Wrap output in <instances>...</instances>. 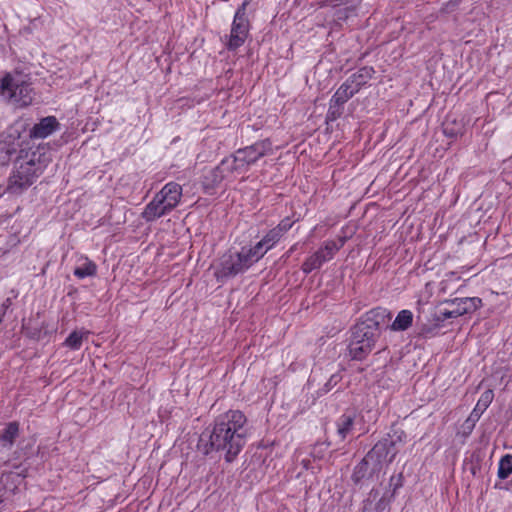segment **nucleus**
<instances>
[{
	"label": "nucleus",
	"instance_id": "obj_1",
	"mask_svg": "<svg viewBox=\"0 0 512 512\" xmlns=\"http://www.w3.org/2000/svg\"><path fill=\"white\" fill-rule=\"evenodd\" d=\"M246 422L245 415L238 410L221 414L216 419L212 431L207 435H201L199 447L205 453L211 450L225 451L226 460L231 462L246 443Z\"/></svg>",
	"mask_w": 512,
	"mask_h": 512
},
{
	"label": "nucleus",
	"instance_id": "obj_2",
	"mask_svg": "<svg viewBox=\"0 0 512 512\" xmlns=\"http://www.w3.org/2000/svg\"><path fill=\"white\" fill-rule=\"evenodd\" d=\"M44 168V163L35 152L29 153L22 150L10 177V188L23 189L30 186L42 174Z\"/></svg>",
	"mask_w": 512,
	"mask_h": 512
},
{
	"label": "nucleus",
	"instance_id": "obj_3",
	"mask_svg": "<svg viewBox=\"0 0 512 512\" xmlns=\"http://www.w3.org/2000/svg\"><path fill=\"white\" fill-rule=\"evenodd\" d=\"M182 197V187L175 182L167 183L147 204L142 217L146 221H154L169 213L178 206Z\"/></svg>",
	"mask_w": 512,
	"mask_h": 512
},
{
	"label": "nucleus",
	"instance_id": "obj_4",
	"mask_svg": "<svg viewBox=\"0 0 512 512\" xmlns=\"http://www.w3.org/2000/svg\"><path fill=\"white\" fill-rule=\"evenodd\" d=\"M0 95L10 103L26 107L33 101V93L25 76L18 73H7L0 81Z\"/></svg>",
	"mask_w": 512,
	"mask_h": 512
},
{
	"label": "nucleus",
	"instance_id": "obj_5",
	"mask_svg": "<svg viewBox=\"0 0 512 512\" xmlns=\"http://www.w3.org/2000/svg\"><path fill=\"white\" fill-rule=\"evenodd\" d=\"M255 262L257 260L250 248H243L239 252H229L221 257L215 270V276L221 280L234 277L246 271Z\"/></svg>",
	"mask_w": 512,
	"mask_h": 512
},
{
	"label": "nucleus",
	"instance_id": "obj_6",
	"mask_svg": "<svg viewBox=\"0 0 512 512\" xmlns=\"http://www.w3.org/2000/svg\"><path fill=\"white\" fill-rule=\"evenodd\" d=\"M249 167L245 159L242 160V157H239V154L235 152V154L223 159L214 170L210 171L211 181L206 185L214 186L224 179L236 178L244 174Z\"/></svg>",
	"mask_w": 512,
	"mask_h": 512
},
{
	"label": "nucleus",
	"instance_id": "obj_7",
	"mask_svg": "<svg viewBox=\"0 0 512 512\" xmlns=\"http://www.w3.org/2000/svg\"><path fill=\"white\" fill-rule=\"evenodd\" d=\"M248 5L249 0L244 1L234 15L230 35L226 43L227 48L230 50H235L242 46L249 34Z\"/></svg>",
	"mask_w": 512,
	"mask_h": 512
},
{
	"label": "nucleus",
	"instance_id": "obj_8",
	"mask_svg": "<svg viewBox=\"0 0 512 512\" xmlns=\"http://www.w3.org/2000/svg\"><path fill=\"white\" fill-rule=\"evenodd\" d=\"M378 334L365 326H355L352 338L349 344V353L354 359L361 360L365 358L375 347Z\"/></svg>",
	"mask_w": 512,
	"mask_h": 512
},
{
	"label": "nucleus",
	"instance_id": "obj_9",
	"mask_svg": "<svg viewBox=\"0 0 512 512\" xmlns=\"http://www.w3.org/2000/svg\"><path fill=\"white\" fill-rule=\"evenodd\" d=\"M391 319L392 314L388 309L377 307L368 311L364 315L363 321L357 326H365L366 329L372 330L374 333L379 335V330L382 327L388 328Z\"/></svg>",
	"mask_w": 512,
	"mask_h": 512
},
{
	"label": "nucleus",
	"instance_id": "obj_10",
	"mask_svg": "<svg viewBox=\"0 0 512 512\" xmlns=\"http://www.w3.org/2000/svg\"><path fill=\"white\" fill-rule=\"evenodd\" d=\"M236 152L239 154V157H242V160L245 159L246 163L251 166L261 157L272 154L273 148L271 142L266 139L239 149Z\"/></svg>",
	"mask_w": 512,
	"mask_h": 512
},
{
	"label": "nucleus",
	"instance_id": "obj_11",
	"mask_svg": "<svg viewBox=\"0 0 512 512\" xmlns=\"http://www.w3.org/2000/svg\"><path fill=\"white\" fill-rule=\"evenodd\" d=\"M20 129L17 126H11L0 140V163H6L10 155L16 152L20 147Z\"/></svg>",
	"mask_w": 512,
	"mask_h": 512
},
{
	"label": "nucleus",
	"instance_id": "obj_12",
	"mask_svg": "<svg viewBox=\"0 0 512 512\" xmlns=\"http://www.w3.org/2000/svg\"><path fill=\"white\" fill-rule=\"evenodd\" d=\"M482 305V300L478 297L456 298L449 302V306L453 308L454 314L460 317L464 314L473 313Z\"/></svg>",
	"mask_w": 512,
	"mask_h": 512
},
{
	"label": "nucleus",
	"instance_id": "obj_13",
	"mask_svg": "<svg viewBox=\"0 0 512 512\" xmlns=\"http://www.w3.org/2000/svg\"><path fill=\"white\" fill-rule=\"evenodd\" d=\"M59 128V122L54 116L42 118L30 131V137L44 139L50 136Z\"/></svg>",
	"mask_w": 512,
	"mask_h": 512
},
{
	"label": "nucleus",
	"instance_id": "obj_14",
	"mask_svg": "<svg viewBox=\"0 0 512 512\" xmlns=\"http://www.w3.org/2000/svg\"><path fill=\"white\" fill-rule=\"evenodd\" d=\"M280 238L279 230L272 229L261 241H259L254 247L250 248L256 260L258 261L261 259L270 249H272Z\"/></svg>",
	"mask_w": 512,
	"mask_h": 512
},
{
	"label": "nucleus",
	"instance_id": "obj_15",
	"mask_svg": "<svg viewBox=\"0 0 512 512\" xmlns=\"http://www.w3.org/2000/svg\"><path fill=\"white\" fill-rule=\"evenodd\" d=\"M361 86L360 81H356V77L348 78L335 92L332 101L336 104H342L358 92Z\"/></svg>",
	"mask_w": 512,
	"mask_h": 512
},
{
	"label": "nucleus",
	"instance_id": "obj_16",
	"mask_svg": "<svg viewBox=\"0 0 512 512\" xmlns=\"http://www.w3.org/2000/svg\"><path fill=\"white\" fill-rule=\"evenodd\" d=\"M413 313L408 309L401 310L394 321L390 323L388 329L394 332H400L407 330L413 322Z\"/></svg>",
	"mask_w": 512,
	"mask_h": 512
},
{
	"label": "nucleus",
	"instance_id": "obj_17",
	"mask_svg": "<svg viewBox=\"0 0 512 512\" xmlns=\"http://www.w3.org/2000/svg\"><path fill=\"white\" fill-rule=\"evenodd\" d=\"M97 270L96 264L87 257H80L74 270L75 276L80 279L95 275Z\"/></svg>",
	"mask_w": 512,
	"mask_h": 512
},
{
	"label": "nucleus",
	"instance_id": "obj_18",
	"mask_svg": "<svg viewBox=\"0 0 512 512\" xmlns=\"http://www.w3.org/2000/svg\"><path fill=\"white\" fill-rule=\"evenodd\" d=\"M19 432V427L16 422H11L7 424L4 431L0 435V441L3 446L11 447L14 443V440L17 438Z\"/></svg>",
	"mask_w": 512,
	"mask_h": 512
},
{
	"label": "nucleus",
	"instance_id": "obj_19",
	"mask_svg": "<svg viewBox=\"0 0 512 512\" xmlns=\"http://www.w3.org/2000/svg\"><path fill=\"white\" fill-rule=\"evenodd\" d=\"M89 332L83 330L73 331L65 340L64 345L72 350H78L87 339Z\"/></svg>",
	"mask_w": 512,
	"mask_h": 512
},
{
	"label": "nucleus",
	"instance_id": "obj_20",
	"mask_svg": "<svg viewBox=\"0 0 512 512\" xmlns=\"http://www.w3.org/2000/svg\"><path fill=\"white\" fill-rule=\"evenodd\" d=\"M354 423V416L351 414H344L341 416L337 423V432L342 439H345L352 431Z\"/></svg>",
	"mask_w": 512,
	"mask_h": 512
},
{
	"label": "nucleus",
	"instance_id": "obj_21",
	"mask_svg": "<svg viewBox=\"0 0 512 512\" xmlns=\"http://www.w3.org/2000/svg\"><path fill=\"white\" fill-rule=\"evenodd\" d=\"M512 473V455L503 456L498 465V476L501 479L507 478Z\"/></svg>",
	"mask_w": 512,
	"mask_h": 512
},
{
	"label": "nucleus",
	"instance_id": "obj_22",
	"mask_svg": "<svg viewBox=\"0 0 512 512\" xmlns=\"http://www.w3.org/2000/svg\"><path fill=\"white\" fill-rule=\"evenodd\" d=\"M324 262H326V260L316 252L304 262L303 271L305 273H310L314 269L319 268Z\"/></svg>",
	"mask_w": 512,
	"mask_h": 512
},
{
	"label": "nucleus",
	"instance_id": "obj_23",
	"mask_svg": "<svg viewBox=\"0 0 512 512\" xmlns=\"http://www.w3.org/2000/svg\"><path fill=\"white\" fill-rule=\"evenodd\" d=\"M494 398V394H493V391L492 390H486L485 392L482 393V395L480 396L476 406H475V409H477V411H480L482 413H484V411L489 407V405L491 404L492 400Z\"/></svg>",
	"mask_w": 512,
	"mask_h": 512
},
{
	"label": "nucleus",
	"instance_id": "obj_24",
	"mask_svg": "<svg viewBox=\"0 0 512 512\" xmlns=\"http://www.w3.org/2000/svg\"><path fill=\"white\" fill-rule=\"evenodd\" d=\"M338 250V246L334 241L326 242L324 247L317 251V253L324 258V260H330L335 251Z\"/></svg>",
	"mask_w": 512,
	"mask_h": 512
},
{
	"label": "nucleus",
	"instance_id": "obj_25",
	"mask_svg": "<svg viewBox=\"0 0 512 512\" xmlns=\"http://www.w3.org/2000/svg\"><path fill=\"white\" fill-rule=\"evenodd\" d=\"M372 68H362L357 73L353 74L351 77H356V81H360L361 85L366 82L367 79H369L373 73Z\"/></svg>",
	"mask_w": 512,
	"mask_h": 512
},
{
	"label": "nucleus",
	"instance_id": "obj_26",
	"mask_svg": "<svg viewBox=\"0 0 512 512\" xmlns=\"http://www.w3.org/2000/svg\"><path fill=\"white\" fill-rule=\"evenodd\" d=\"M482 414L483 413L480 411H477V409H475V408L473 409L470 416L466 420V424L468 425L469 429H472L474 427L475 423L480 419Z\"/></svg>",
	"mask_w": 512,
	"mask_h": 512
},
{
	"label": "nucleus",
	"instance_id": "obj_27",
	"mask_svg": "<svg viewBox=\"0 0 512 512\" xmlns=\"http://www.w3.org/2000/svg\"><path fill=\"white\" fill-rule=\"evenodd\" d=\"M292 226V222L290 219H284L281 221V223L276 227L274 228V230H279V235L282 236L283 233H285L286 231H288Z\"/></svg>",
	"mask_w": 512,
	"mask_h": 512
},
{
	"label": "nucleus",
	"instance_id": "obj_28",
	"mask_svg": "<svg viewBox=\"0 0 512 512\" xmlns=\"http://www.w3.org/2000/svg\"><path fill=\"white\" fill-rule=\"evenodd\" d=\"M366 466H367L366 462H362L356 466L355 472L353 474V478L355 481H359L360 478L363 476V473L366 471V468H367Z\"/></svg>",
	"mask_w": 512,
	"mask_h": 512
},
{
	"label": "nucleus",
	"instance_id": "obj_29",
	"mask_svg": "<svg viewBox=\"0 0 512 512\" xmlns=\"http://www.w3.org/2000/svg\"><path fill=\"white\" fill-rule=\"evenodd\" d=\"M440 315L442 319L457 318L456 314H454V310L452 307L441 309Z\"/></svg>",
	"mask_w": 512,
	"mask_h": 512
},
{
	"label": "nucleus",
	"instance_id": "obj_30",
	"mask_svg": "<svg viewBox=\"0 0 512 512\" xmlns=\"http://www.w3.org/2000/svg\"><path fill=\"white\" fill-rule=\"evenodd\" d=\"M11 305V299L10 298H7L6 300L3 301V303L1 304V307H0V312H4V314L6 313L7 309L10 307Z\"/></svg>",
	"mask_w": 512,
	"mask_h": 512
},
{
	"label": "nucleus",
	"instance_id": "obj_31",
	"mask_svg": "<svg viewBox=\"0 0 512 512\" xmlns=\"http://www.w3.org/2000/svg\"><path fill=\"white\" fill-rule=\"evenodd\" d=\"M3 317H4V312H0V323L2 322L3 320Z\"/></svg>",
	"mask_w": 512,
	"mask_h": 512
}]
</instances>
